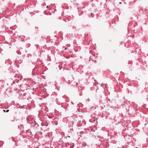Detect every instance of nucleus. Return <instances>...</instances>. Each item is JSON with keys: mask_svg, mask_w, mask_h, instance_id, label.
Masks as SVG:
<instances>
[{"mask_svg": "<svg viewBox=\"0 0 148 148\" xmlns=\"http://www.w3.org/2000/svg\"><path fill=\"white\" fill-rule=\"evenodd\" d=\"M9 110H6V112H9Z\"/></svg>", "mask_w": 148, "mask_h": 148, "instance_id": "f257e3e1", "label": "nucleus"}, {"mask_svg": "<svg viewBox=\"0 0 148 148\" xmlns=\"http://www.w3.org/2000/svg\"><path fill=\"white\" fill-rule=\"evenodd\" d=\"M71 103H72V104H73H73H74V103H73V102H71Z\"/></svg>", "mask_w": 148, "mask_h": 148, "instance_id": "f03ea898", "label": "nucleus"}, {"mask_svg": "<svg viewBox=\"0 0 148 148\" xmlns=\"http://www.w3.org/2000/svg\"><path fill=\"white\" fill-rule=\"evenodd\" d=\"M119 3L120 4H121V2H119Z\"/></svg>", "mask_w": 148, "mask_h": 148, "instance_id": "7ed1b4c3", "label": "nucleus"}, {"mask_svg": "<svg viewBox=\"0 0 148 148\" xmlns=\"http://www.w3.org/2000/svg\"><path fill=\"white\" fill-rule=\"evenodd\" d=\"M3 111H4V112H5V110H3Z\"/></svg>", "mask_w": 148, "mask_h": 148, "instance_id": "20e7f679", "label": "nucleus"}, {"mask_svg": "<svg viewBox=\"0 0 148 148\" xmlns=\"http://www.w3.org/2000/svg\"><path fill=\"white\" fill-rule=\"evenodd\" d=\"M92 13H91V15H92Z\"/></svg>", "mask_w": 148, "mask_h": 148, "instance_id": "39448f33", "label": "nucleus"}, {"mask_svg": "<svg viewBox=\"0 0 148 148\" xmlns=\"http://www.w3.org/2000/svg\"><path fill=\"white\" fill-rule=\"evenodd\" d=\"M65 50H66V48H65Z\"/></svg>", "mask_w": 148, "mask_h": 148, "instance_id": "423d86ee", "label": "nucleus"}]
</instances>
